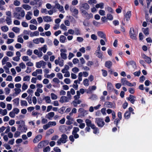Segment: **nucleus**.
I'll return each mask as SVG.
<instances>
[{"instance_id":"f257e3e1","label":"nucleus","mask_w":152,"mask_h":152,"mask_svg":"<svg viewBox=\"0 0 152 152\" xmlns=\"http://www.w3.org/2000/svg\"><path fill=\"white\" fill-rule=\"evenodd\" d=\"M22 122L21 124L18 126V130L21 132L26 133L28 130V127L26 125L25 121Z\"/></svg>"},{"instance_id":"f03ea898","label":"nucleus","mask_w":152,"mask_h":152,"mask_svg":"<svg viewBox=\"0 0 152 152\" xmlns=\"http://www.w3.org/2000/svg\"><path fill=\"white\" fill-rule=\"evenodd\" d=\"M14 17L18 19H21L24 18L25 15V12L24 11H21L19 12H15L13 13Z\"/></svg>"},{"instance_id":"7ed1b4c3","label":"nucleus","mask_w":152,"mask_h":152,"mask_svg":"<svg viewBox=\"0 0 152 152\" xmlns=\"http://www.w3.org/2000/svg\"><path fill=\"white\" fill-rule=\"evenodd\" d=\"M68 138L67 136L65 134H64L61 135V137L57 141V143L58 145H60L61 143H65L67 141Z\"/></svg>"},{"instance_id":"20e7f679","label":"nucleus","mask_w":152,"mask_h":152,"mask_svg":"<svg viewBox=\"0 0 152 152\" xmlns=\"http://www.w3.org/2000/svg\"><path fill=\"white\" fill-rule=\"evenodd\" d=\"M96 123L99 127L101 128L103 127L105 124L103 120L99 118H96Z\"/></svg>"},{"instance_id":"39448f33","label":"nucleus","mask_w":152,"mask_h":152,"mask_svg":"<svg viewBox=\"0 0 152 152\" xmlns=\"http://www.w3.org/2000/svg\"><path fill=\"white\" fill-rule=\"evenodd\" d=\"M137 34V33L134 31L133 28H130L129 31V35L131 38L133 39H136Z\"/></svg>"},{"instance_id":"423d86ee","label":"nucleus","mask_w":152,"mask_h":152,"mask_svg":"<svg viewBox=\"0 0 152 152\" xmlns=\"http://www.w3.org/2000/svg\"><path fill=\"white\" fill-rule=\"evenodd\" d=\"M46 63L44 61L41 60L36 63V66L38 68H40L42 67L44 68L45 67Z\"/></svg>"},{"instance_id":"0eeeda50","label":"nucleus","mask_w":152,"mask_h":152,"mask_svg":"<svg viewBox=\"0 0 152 152\" xmlns=\"http://www.w3.org/2000/svg\"><path fill=\"white\" fill-rule=\"evenodd\" d=\"M60 56L62 59L66 60L67 58V55L66 53L67 52L66 49L65 48H62L60 50Z\"/></svg>"},{"instance_id":"6e6552de","label":"nucleus","mask_w":152,"mask_h":152,"mask_svg":"<svg viewBox=\"0 0 152 152\" xmlns=\"http://www.w3.org/2000/svg\"><path fill=\"white\" fill-rule=\"evenodd\" d=\"M54 7L58 9L59 11L62 13H65L63 7L57 1H56L55 2V4Z\"/></svg>"},{"instance_id":"1a4fd4ad","label":"nucleus","mask_w":152,"mask_h":152,"mask_svg":"<svg viewBox=\"0 0 152 152\" xmlns=\"http://www.w3.org/2000/svg\"><path fill=\"white\" fill-rule=\"evenodd\" d=\"M69 100V98L65 96H62L61 97L59 101L61 103L67 102H68Z\"/></svg>"},{"instance_id":"9d476101","label":"nucleus","mask_w":152,"mask_h":152,"mask_svg":"<svg viewBox=\"0 0 152 152\" xmlns=\"http://www.w3.org/2000/svg\"><path fill=\"white\" fill-rule=\"evenodd\" d=\"M90 8L89 6L86 3H84L80 5V10L84 9L86 10H88Z\"/></svg>"},{"instance_id":"9b49d317","label":"nucleus","mask_w":152,"mask_h":152,"mask_svg":"<svg viewBox=\"0 0 152 152\" xmlns=\"http://www.w3.org/2000/svg\"><path fill=\"white\" fill-rule=\"evenodd\" d=\"M42 69H37L35 71L32 73V75L33 76H36L38 75H41L42 74Z\"/></svg>"},{"instance_id":"f8f14e48","label":"nucleus","mask_w":152,"mask_h":152,"mask_svg":"<svg viewBox=\"0 0 152 152\" xmlns=\"http://www.w3.org/2000/svg\"><path fill=\"white\" fill-rule=\"evenodd\" d=\"M33 15L32 12L31 11H28L27 12L25 16L26 19L27 20H30L32 18Z\"/></svg>"},{"instance_id":"ddd939ff","label":"nucleus","mask_w":152,"mask_h":152,"mask_svg":"<svg viewBox=\"0 0 152 152\" xmlns=\"http://www.w3.org/2000/svg\"><path fill=\"white\" fill-rule=\"evenodd\" d=\"M98 36L100 38L103 39L105 41H106L107 39L106 37L105 34L103 32L101 31H99L97 32Z\"/></svg>"},{"instance_id":"4468645a","label":"nucleus","mask_w":152,"mask_h":152,"mask_svg":"<svg viewBox=\"0 0 152 152\" xmlns=\"http://www.w3.org/2000/svg\"><path fill=\"white\" fill-rule=\"evenodd\" d=\"M70 11L73 14V15L75 16L78 14V10L75 7H71L70 8Z\"/></svg>"},{"instance_id":"2eb2a0df","label":"nucleus","mask_w":152,"mask_h":152,"mask_svg":"<svg viewBox=\"0 0 152 152\" xmlns=\"http://www.w3.org/2000/svg\"><path fill=\"white\" fill-rule=\"evenodd\" d=\"M136 97L133 95H130L129 97L127 99L130 101L131 102L134 104V102L136 100Z\"/></svg>"},{"instance_id":"dca6fc26","label":"nucleus","mask_w":152,"mask_h":152,"mask_svg":"<svg viewBox=\"0 0 152 152\" xmlns=\"http://www.w3.org/2000/svg\"><path fill=\"white\" fill-rule=\"evenodd\" d=\"M54 112H50L46 115L45 117L50 120H51L54 116Z\"/></svg>"},{"instance_id":"f3484780","label":"nucleus","mask_w":152,"mask_h":152,"mask_svg":"<svg viewBox=\"0 0 152 152\" xmlns=\"http://www.w3.org/2000/svg\"><path fill=\"white\" fill-rule=\"evenodd\" d=\"M38 50L39 51H42L44 53H45L47 50V46L46 45H45L43 46L40 48H39Z\"/></svg>"},{"instance_id":"a211bd4d","label":"nucleus","mask_w":152,"mask_h":152,"mask_svg":"<svg viewBox=\"0 0 152 152\" xmlns=\"http://www.w3.org/2000/svg\"><path fill=\"white\" fill-rule=\"evenodd\" d=\"M42 138V136L41 135H39L36 136L33 140L34 143H36L40 140Z\"/></svg>"},{"instance_id":"6ab92c4d","label":"nucleus","mask_w":152,"mask_h":152,"mask_svg":"<svg viewBox=\"0 0 152 152\" xmlns=\"http://www.w3.org/2000/svg\"><path fill=\"white\" fill-rule=\"evenodd\" d=\"M43 19L44 21L46 22H50L52 20L50 16H48L44 17Z\"/></svg>"},{"instance_id":"aec40b11","label":"nucleus","mask_w":152,"mask_h":152,"mask_svg":"<svg viewBox=\"0 0 152 152\" xmlns=\"http://www.w3.org/2000/svg\"><path fill=\"white\" fill-rule=\"evenodd\" d=\"M85 122L87 126L91 127V128L93 125H94V124H92L91 121L88 119H86L85 120Z\"/></svg>"},{"instance_id":"412c9836","label":"nucleus","mask_w":152,"mask_h":152,"mask_svg":"<svg viewBox=\"0 0 152 152\" xmlns=\"http://www.w3.org/2000/svg\"><path fill=\"white\" fill-rule=\"evenodd\" d=\"M112 64H113L111 61H108L105 62V66L106 67L110 69L111 67Z\"/></svg>"},{"instance_id":"4be33fe9","label":"nucleus","mask_w":152,"mask_h":152,"mask_svg":"<svg viewBox=\"0 0 152 152\" xmlns=\"http://www.w3.org/2000/svg\"><path fill=\"white\" fill-rule=\"evenodd\" d=\"M104 4L102 2L96 4L95 5V7L96 8H100L101 9L104 8Z\"/></svg>"},{"instance_id":"5701e85b","label":"nucleus","mask_w":152,"mask_h":152,"mask_svg":"<svg viewBox=\"0 0 152 152\" xmlns=\"http://www.w3.org/2000/svg\"><path fill=\"white\" fill-rule=\"evenodd\" d=\"M19 99L18 98H16L12 100L13 102V104L15 106H18L19 103Z\"/></svg>"},{"instance_id":"b1692460","label":"nucleus","mask_w":152,"mask_h":152,"mask_svg":"<svg viewBox=\"0 0 152 152\" xmlns=\"http://www.w3.org/2000/svg\"><path fill=\"white\" fill-rule=\"evenodd\" d=\"M69 66L65 65L64 66V68L62 69L61 72L63 73L68 72V70L69 69Z\"/></svg>"},{"instance_id":"393cba45","label":"nucleus","mask_w":152,"mask_h":152,"mask_svg":"<svg viewBox=\"0 0 152 152\" xmlns=\"http://www.w3.org/2000/svg\"><path fill=\"white\" fill-rule=\"evenodd\" d=\"M43 99L45 100V102L48 104L51 103V100L50 97L49 96H46Z\"/></svg>"},{"instance_id":"a878e982","label":"nucleus","mask_w":152,"mask_h":152,"mask_svg":"<svg viewBox=\"0 0 152 152\" xmlns=\"http://www.w3.org/2000/svg\"><path fill=\"white\" fill-rule=\"evenodd\" d=\"M7 111L6 109L3 110L1 109H0V114H1L2 115L4 116L7 114Z\"/></svg>"},{"instance_id":"bb28decb","label":"nucleus","mask_w":152,"mask_h":152,"mask_svg":"<svg viewBox=\"0 0 152 152\" xmlns=\"http://www.w3.org/2000/svg\"><path fill=\"white\" fill-rule=\"evenodd\" d=\"M91 128L94 129L93 132L94 134H97L99 133V130L98 128L96 127L95 125H93Z\"/></svg>"},{"instance_id":"cd10ccee","label":"nucleus","mask_w":152,"mask_h":152,"mask_svg":"<svg viewBox=\"0 0 152 152\" xmlns=\"http://www.w3.org/2000/svg\"><path fill=\"white\" fill-rule=\"evenodd\" d=\"M107 90L109 91L113 90V86L112 83L109 82L107 83Z\"/></svg>"},{"instance_id":"c85d7f7f","label":"nucleus","mask_w":152,"mask_h":152,"mask_svg":"<svg viewBox=\"0 0 152 152\" xmlns=\"http://www.w3.org/2000/svg\"><path fill=\"white\" fill-rule=\"evenodd\" d=\"M104 105L107 107L108 108H112L113 107V104L111 102H105Z\"/></svg>"},{"instance_id":"c756f323","label":"nucleus","mask_w":152,"mask_h":152,"mask_svg":"<svg viewBox=\"0 0 152 152\" xmlns=\"http://www.w3.org/2000/svg\"><path fill=\"white\" fill-rule=\"evenodd\" d=\"M9 58L7 56H5L4 57L2 60L1 62L3 65H4L6 63V62L8 61Z\"/></svg>"},{"instance_id":"7c9ffc66","label":"nucleus","mask_w":152,"mask_h":152,"mask_svg":"<svg viewBox=\"0 0 152 152\" xmlns=\"http://www.w3.org/2000/svg\"><path fill=\"white\" fill-rule=\"evenodd\" d=\"M76 35H80L81 34L80 30L78 28H75L74 30V34Z\"/></svg>"},{"instance_id":"2f4dec72","label":"nucleus","mask_w":152,"mask_h":152,"mask_svg":"<svg viewBox=\"0 0 152 152\" xmlns=\"http://www.w3.org/2000/svg\"><path fill=\"white\" fill-rule=\"evenodd\" d=\"M39 32L37 31H36L34 32H31L30 33V36L31 37L34 36H38L39 35Z\"/></svg>"},{"instance_id":"473e14b6","label":"nucleus","mask_w":152,"mask_h":152,"mask_svg":"<svg viewBox=\"0 0 152 152\" xmlns=\"http://www.w3.org/2000/svg\"><path fill=\"white\" fill-rule=\"evenodd\" d=\"M95 54L99 58H102V53L101 52V51H96Z\"/></svg>"},{"instance_id":"72a5a7b5","label":"nucleus","mask_w":152,"mask_h":152,"mask_svg":"<svg viewBox=\"0 0 152 152\" xmlns=\"http://www.w3.org/2000/svg\"><path fill=\"white\" fill-rule=\"evenodd\" d=\"M22 7L25 10H29L31 9V7L28 4H24L23 5Z\"/></svg>"},{"instance_id":"f704fd0d","label":"nucleus","mask_w":152,"mask_h":152,"mask_svg":"<svg viewBox=\"0 0 152 152\" xmlns=\"http://www.w3.org/2000/svg\"><path fill=\"white\" fill-rule=\"evenodd\" d=\"M131 113L129 111H126L125 113L124 116L125 119H128L130 118Z\"/></svg>"},{"instance_id":"c9c22d12","label":"nucleus","mask_w":152,"mask_h":152,"mask_svg":"<svg viewBox=\"0 0 152 152\" xmlns=\"http://www.w3.org/2000/svg\"><path fill=\"white\" fill-rule=\"evenodd\" d=\"M11 18V17H7L6 18V21L7 22V23L8 25H10L11 24L12 21Z\"/></svg>"},{"instance_id":"e433bc0d","label":"nucleus","mask_w":152,"mask_h":152,"mask_svg":"<svg viewBox=\"0 0 152 152\" xmlns=\"http://www.w3.org/2000/svg\"><path fill=\"white\" fill-rule=\"evenodd\" d=\"M131 12L128 11L127 12L126 14L125 15V18L127 21L129 20L131 17Z\"/></svg>"},{"instance_id":"4c0bfd02","label":"nucleus","mask_w":152,"mask_h":152,"mask_svg":"<svg viewBox=\"0 0 152 152\" xmlns=\"http://www.w3.org/2000/svg\"><path fill=\"white\" fill-rule=\"evenodd\" d=\"M66 39V37L64 35H61L60 37V41L62 43H64Z\"/></svg>"},{"instance_id":"58836bf2","label":"nucleus","mask_w":152,"mask_h":152,"mask_svg":"<svg viewBox=\"0 0 152 152\" xmlns=\"http://www.w3.org/2000/svg\"><path fill=\"white\" fill-rule=\"evenodd\" d=\"M81 103V101L79 100H74L72 104L74 107H76L77 104H79Z\"/></svg>"},{"instance_id":"ea45409f","label":"nucleus","mask_w":152,"mask_h":152,"mask_svg":"<svg viewBox=\"0 0 152 152\" xmlns=\"http://www.w3.org/2000/svg\"><path fill=\"white\" fill-rule=\"evenodd\" d=\"M20 103L21 106H27L28 105L27 102L26 100H20Z\"/></svg>"},{"instance_id":"a19ab883","label":"nucleus","mask_w":152,"mask_h":152,"mask_svg":"<svg viewBox=\"0 0 152 152\" xmlns=\"http://www.w3.org/2000/svg\"><path fill=\"white\" fill-rule=\"evenodd\" d=\"M12 31L15 33L18 34L20 33V29L17 27H14L12 28Z\"/></svg>"},{"instance_id":"79ce46f5","label":"nucleus","mask_w":152,"mask_h":152,"mask_svg":"<svg viewBox=\"0 0 152 152\" xmlns=\"http://www.w3.org/2000/svg\"><path fill=\"white\" fill-rule=\"evenodd\" d=\"M128 81L126 80L125 78H122L121 80V83L123 85H126Z\"/></svg>"},{"instance_id":"37998d69","label":"nucleus","mask_w":152,"mask_h":152,"mask_svg":"<svg viewBox=\"0 0 152 152\" xmlns=\"http://www.w3.org/2000/svg\"><path fill=\"white\" fill-rule=\"evenodd\" d=\"M1 29L2 31L4 32L7 31L9 30L8 27L6 26H2L1 27Z\"/></svg>"},{"instance_id":"c03bdc74","label":"nucleus","mask_w":152,"mask_h":152,"mask_svg":"<svg viewBox=\"0 0 152 152\" xmlns=\"http://www.w3.org/2000/svg\"><path fill=\"white\" fill-rule=\"evenodd\" d=\"M45 145V142L44 141H42L39 143L38 145L39 148H41Z\"/></svg>"},{"instance_id":"a18cd8bd","label":"nucleus","mask_w":152,"mask_h":152,"mask_svg":"<svg viewBox=\"0 0 152 152\" xmlns=\"http://www.w3.org/2000/svg\"><path fill=\"white\" fill-rule=\"evenodd\" d=\"M126 64L127 66H128L129 64L132 65L134 67H135L136 66L135 62L132 61L127 62Z\"/></svg>"},{"instance_id":"49530a36","label":"nucleus","mask_w":152,"mask_h":152,"mask_svg":"<svg viewBox=\"0 0 152 152\" xmlns=\"http://www.w3.org/2000/svg\"><path fill=\"white\" fill-rule=\"evenodd\" d=\"M18 42L20 43H23V40L22 37L21 35H19L17 39Z\"/></svg>"},{"instance_id":"de8ad7c7","label":"nucleus","mask_w":152,"mask_h":152,"mask_svg":"<svg viewBox=\"0 0 152 152\" xmlns=\"http://www.w3.org/2000/svg\"><path fill=\"white\" fill-rule=\"evenodd\" d=\"M48 124L50 127L54 126L56 125V123L55 121H49Z\"/></svg>"},{"instance_id":"09e8293b","label":"nucleus","mask_w":152,"mask_h":152,"mask_svg":"<svg viewBox=\"0 0 152 152\" xmlns=\"http://www.w3.org/2000/svg\"><path fill=\"white\" fill-rule=\"evenodd\" d=\"M30 77L29 75H26L23 77V80L24 81H30Z\"/></svg>"},{"instance_id":"8fccbe9b","label":"nucleus","mask_w":152,"mask_h":152,"mask_svg":"<svg viewBox=\"0 0 152 152\" xmlns=\"http://www.w3.org/2000/svg\"><path fill=\"white\" fill-rule=\"evenodd\" d=\"M64 83L67 84H70L71 83V80L69 78H66L64 80Z\"/></svg>"},{"instance_id":"3c124183","label":"nucleus","mask_w":152,"mask_h":152,"mask_svg":"<svg viewBox=\"0 0 152 152\" xmlns=\"http://www.w3.org/2000/svg\"><path fill=\"white\" fill-rule=\"evenodd\" d=\"M51 99L52 100H56L58 98L57 96L53 93H51L50 94Z\"/></svg>"},{"instance_id":"603ef678","label":"nucleus","mask_w":152,"mask_h":152,"mask_svg":"<svg viewBox=\"0 0 152 152\" xmlns=\"http://www.w3.org/2000/svg\"><path fill=\"white\" fill-rule=\"evenodd\" d=\"M83 83L85 86H88L89 85V80L88 79H85L83 81Z\"/></svg>"},{"instance_id":"864d4df0","label":"nucleus","mask_w":152,"mask_h":152,"mask_svg":"<svg viewBox=\"0 0 152 152\" xmlns=\"http://www.w3.org/2000/svg\"><path fill=\"white\" fill-rule=\"evenodd\" d=\"M55 76V74L54 73H52L50 75H46V76L45 75V77L48 78H52Z\"/></svg>"},{"instance_id":"5fc2aeb1","label":"nucleus","mask_w":152,"mask_h":152,"mask_svg":"<svg viewBox=\"0 0 152 152\" xmlns=\"http://www.w3.org/2000/svg\"><path fill=\"white\" fill-rule=\"evenodd\" d=\"M105 10L109 12L113 13L114 12L113 10L110 7H107L106 8Z\"/></svg>"},{"instance_id":"6e6d98bb","label":"nucleus","mask_w":152,"mask_h":152,"mask_svg":"<svg viewBox=\"0 0 152 152\" xmlns=\"http://www.w3.org/2000/svg\"><path fill=\"white\" fill-rule=\"evenodd\" d=\"M20 132H19V131H16L14 134V137L15 138H17L20 135Z\"/></svg>"},{"instance_id":"4d7b16f0","label":"nucleus","mask_w":152,"mask_h":152,"mask_svg":"<svg viewBox=\"0 0 152 152\" xmlns=\"http://www.w3.org/2000/svg\"><path fill=\"white\" fill-rule=\"evenodd\" d=\"M142 31L146 35H148L149 34V31L148 28H143L142 29Z\"/></svg>"},{"instance_id":"13d9d810","label":"nucleus","mask_w":152,"mask_h":152,"mask_svg":"<svg viewBox=\"0 0 152 152\" xmlns=\"http://www.w3.org/2000/svg\"><path fill=\"white\" fill-rule=\"evenodd\" d=\"M102 76L104 77H106L107 75V72L106 70L104 69L101 70Z\"/></svg>"},{"instance_id":"bf43d9fd","label":"nucleus","mask_w":152,"mask_h":152,"mask_svg":"<svg viewBox=\"0 0 152 152\" xmlns=\"http://www.w3.org/2000/svg\"><path fill=\"white\" fill-rule=\"evenodd\" d=\"M6 54L9 57H12L14 55V52L10 51H7V52Z\"/></svg>"},{"instance_id":"052dcab7","label":"nucleus","mask_w":152,"mask_h":152,"mask_svg":"<svg viewBox=\"0 0 152 152\" xmlns=\"http://www.w3.org/2000/svg\"><path fill=\"white\" fill-rule=\"evenodd\" d=\"M33 53V51L32 50L28 49L27 50L26 54L27 55L31 56L32 55Z\"/></svg>"},{"instance_id":"680f3d73","label":"nucleus","mask_w":152,"mask_h":152,"mask_svg":"<svg viewBox=\"0 0 152 152\" xmlns=\"http://www.w3.org/2000/svg\"><path fill=\"white\" fill-rule=\"evenodd\" d=\"M28 88V85L26 84L25 83H23V84L22 86V90L23 91H25Z\"/></svg>"},{"instance_id":"e2e57ef3","label":"nucleus","mask_w":152,"mask_h":152,"mask_svg":"<svg viewBox=\"0 0 152 152\" xmlns=\"http://www.w3.org/2000/svg\"><path fill=\"white\" fill-rule=\"evenodd\" d=\"M22 58L24 61H29V57L27 56H23L22 57Z\"/></svg>"},{"instance_id":"0e129e2a","label":"nucleus","mask_w":152,"mask_h":152,"mask_svg":"<svg viewBox=\"0 0 152 152\" xmlns=\"http://www.w3.org/2000/svg\"><path fill=\"white\" fill-rule=\"evenodd\" d=\"M54 132V130L53 129H50L48 130L46 132V134L48 135H49L53 133Z\"/></svg>"},{"instance_id":"69168bd1","label":"nucleus","mask_w":152,"mask_h":152,"mask_svg":"<svg viewBox=\"0 0 152 152\" xmlns=\"http://www.w3.org/2000/svg\"><path fill=\"white\" fill-rule=\"evenodd\" d=\"M99 13L101 16H104L105 15V12L104 10H100L99 11Z\"/></svg>"},{"instance_id":"338daca9","label":"nucleus","mask_w":152,"mask_h":152,"mask_svg":"<svg viewBox=\"0 0 152 152\" xmlns=\"http://www.w3.org/2000/svg\"><path fill=\"white\" fill-rule=\"evenodd\" d=\"M60 28L64 31H66L67 30V27L63 23L61 25Z\"/></svg>"},{"instance_id":"774afa93","label":"nucleus","mask_w":152,"mask_h":152,"mask_svg":"<svg viewBox=\"0 0 152 152\" xmlns=\"http://www.w3.org/2000/svg\"><path fill=\"white\" fill-rule=\"evenodd\" d=\"M50 151V148L49 146H47L43 149L44 152H48Z\"/></svg>"}]
</instances>
